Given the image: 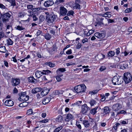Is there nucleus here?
Masks as SVG:
<instances>
[{"instance_id": "obj_1", "label": "nucleus", "mask_w": 132, "mask_h": 132, "mask_svg": "<svg viewBox=\"0 0 132 132\" xmlns=\"http://www.w3.org/2000/svg\"><path fill=\"white\" fill-rule=\"evenodd\" d=\"M57 16L54 14H50L46 16V21L49 25L54 24L56 21Z\"/></svg>"}, {"instance_id": "obj_2", "label": "nucleus", "mask_w": 132, "mask_h": 132, "mask_svg": "<svg viewBox=\"0 0 132 132\" xmlns=\"http://www.w3.org/2000/svg\"><path fill=\"white\" fill-rule=\"evenodd\" d=\"M86 89V87L84 84L78 85L74 88L75 91L77 93L84 92Z\"/></svg>"}, {"instance_id": "obj_3", "label": "nucleus", "mask_w": 132, "mask_h": 132, "mask_svg": "<svg viewBox=\"0 0 132 132\" xmlns=\"http://www.w3.org/2000/svg\"><path fill=\"white\" fill-rule=\"evenodd\" d=\"M51 73V71L48 70H43V71L37 70L35 72V75L36 77L39 78L42 76L43 74L47 75Z\"/></svg>"}, {"instance_id": "obj_4", "label": "nucleus", "mask_w": 132, "mask_h": 132, "mask_svg": "<svg viewBox=\"0 0 132 132\" xmlns=\"http://www.w3.org/2000/svg\"><path fill=\"white\" fill-rule=\"evenodd\" d=\"M113 83L114 85H119L121 84L122 82V78L120 77L115 76L112 79Z\"/></svg>"}, {"instance_id": "obj_5", "label": "nucleus", "mask_w": 132, "mask_h": 132, "mask_svg": "<svg viewBox=\"0 0 132 132\" xmlns=\"http://www.w3.org/2000/svg\"><path fill=\"white\" fill-rule=\"evenodd\" d=\"M26 92H22L19 94L20 97L19 100L20 101H26L29 99V96L26 95Z\"/></svg>"}, {"instance_id": "obj_6", "label": "nucleus", "mask_w": 132, "mask_h": 132, "mask_svg": "<svg viewBox=\"0 0 132 132\" xmlns=\"http://www.w3.org/2000/svg\"><path fill=\"white\" fill-rule=\"evenodd\" d=\"M124 77L123 79L126 84L130 82L132 79L131 75L130 73H124Z\"/></svg>"}, {"instance_id": "obj_7", "label": "nucleus", "mask_w": 132, "mask_h": 132, "mask_svg": "<svg viewBox=\"0 0 132 132\" xmlns=\"http://www.w3.org/2000/svg\"><path fill=\"white\" fill-rule=\"evenodd\" d=\"M11 82L12 86H16L19 85L20 83V80L16 78H12L11 79Z\"/></svg>"}, {"instance_id": "obj_8", "label": "nucleus", "mask_w": 132, "mask_h": 132, "mask_svg": "<svg viewBox=\"0 0 132 132\" xmlns=\"http://www.w3.org/2000/svg\"><path fill=\"white\" fill-rule=\"evenodd\" d=\"M11 15L8 13L4 14L3 15L2 20L3 22H7L10 19Z\"/></svg>"}, {"instance_id": "obj_9", "label": "nucleus", "mask_w": 132, "mask_h": 132, "mask_svg": "<svg viewBox=\"0 0 132 132\" xmlns=\"http://www.w3.org/2000/svg\"><path fill=\"white\" fill-rule=\"evenodd\" d=\"M54 4V2L52 0L46 1L44 3V5L45 7H47L51 6Z\"/></svg>"}, {"instance_id": "obj_10", "label": "nucleus", "mask_w": 132, "mask_h": 132, "mask_svg": "<svg viewBox=\"0 0 132 132\" xmlns=\"http://www.w3.org/2000/svg\"><path fill=\"white\" fill-rule=\"evenodd\" d=\"M121 107L120 104L117 103L113 105L112 108L114 111L117 112L121 109Z\"/></svg>"}, {"instance_id": "obj_11", "label": "nucleus", "mask_w": 132, "mask_h": 132, "mask_svg": "<svg viewBox=\"0 0 132 132\" xmlns=\"http://www.w3.org/2000/svg\"><path fill=\"white\" fill-rule=\"evenodd\" d=\"M94 36L98 38L102 39L105 37V35L104 33L96 32Z\"/></svg>"}, {"instance_id": "obj_12", "label": "nucleus", "mask_w": 132, "mask_h": 132, "mask_svg": "<svg viewBox=\"0 0 132 132\" xmlns=\"http://www.w3.org/2000/svg\"><path fill=\"white\" fill-rule=\"evenodd\" d=\"M89 108L86 104H85L82 106L81 107V113L84 114L86 113L88 111Z\"/></svg>"}, {"instance_id": "obj_13", "label": "nucleus", "mask_w": 132, "mask_h": 132, "mask_svg": "<svg viewBox=\"0 0 132 132\" xmlns=\"http://www.w3.org/2000/svg\"><path fill=\"white\" fill-rule=\"evenodd\" d=\"M5 104V105L8 106H12L14 104L13 101L11 100H7L4 102Z\"/></svg>"}, {"instance_id": "obj_14", "label": "nucleus", "mask_w": 132, "mask_h": 132, "mask_svg": "<svg viewBox=\"0 0 132 132\" xmlns=\"http://www.w3.org/2000/svg\"><path fill=\"white\" fill-rule=\"evenodd\" d=\"M60 11L61 14L62 15H65L67 12V10L63 7H61Z\"/></svg>"}, {"instance_id": "obj_15", "label": "nucleus", "mask_w": 132, "mask_h": 132, "mask_svg": "<svg viewBox=\"0 0 132 132\" xmlns=\"http://www.w3.org/2000/svg\"><path fill=\"white\" fill-rule=\"evenodd\" d=\"M28 81L29 82H32L35 84L37 82V79H35L32 76H31L28 78Z\"/></svg>"}, {"instance_id": "obj_16", "label": "nucleus", "mask_w": 132, "mask_h": 132, "mask_svg": "<svg viewBox=\"0 0 132 132\" xmlns=\"http://www.w3.org/2000/svg\"><path fill=\"white\" fill-rule=\"evenodd\" d=\"M58 27L53 26L52 28H51L50 30V32L53 35H54L56 32H57Z\"/></svg>"}, {"instance_id": "obj_17", "label": "nucleus", "mask_w": 132, "mask_h": 132, "mask_svg": "<svg viewBox=\"0 0 132 132\" xmlns=\"http://www.w3.org/2000/svg\"><path fill=\"white\" fill-rule=\"evenodd\" d=\"M73 115L70 114H68L65 120L67 122L73 119Z\"/></svg>"}, {"instance_id": "obj_18", "label": "nucleus", "mask_w": 132, "mask_h": 132, "mask_svg": "<svg viewBox=\"0 0 132 132\" xmlns=\"http://www.w3.org/2000/svg\"><path fill=\"white\" fill-rule=\"evenodd\" d=\"M30 14H28V15L29 16H32L33 20L34 21H36L38 20V18L35 15H33V12L31 11H29Z\"/></svg>"}, {"instance_id": "obj_19", "label": "nucleus", "mask_w": 132, "mask_h": 132, "mask_svg": "<svg viewBox=\"0 0 132 132\" xmlns=\"http://www.w3.org/2000/svg\"><path fill=\"white\" fill-rule=\"evenodd\" d=\"M42 90V88L40 87L34 88L32 90V93L35 94L38 92H40Z\"/></svg>"}, {"instance_id": "obj_20", "label": "nucleus", "mask_w": 132, "mask_h": 132, "mask_svg": "<svg viewBox=\"0 0 132 132\" xmlns=\"http://www.w3.org/2000/svg\"><path fill=\"white\" fill-rule=\"evenodd\" d=\"M89 103L90 104V106L91 107L95 106L96 105L97 102L95 100L92 99L90 100L89 102Z\"/></svg>"}, {"instance_id": "obj_21", "label": "nucleus", "mask_w": 132, "mask_h": 132, "mask_svg": "<svg viewBox=\"0 0 132 132\" xmlns=\"http://www.w3.org/2000/svg\"><path fill=\"white\" fill-rule=\"evenodd\" d=\"M83 124L85 127L87 128L90 126V123L89 121L87 120H85L83 121Z\"/></svg>"}, {"instance_id": "obj_22", "label": "nucleus", "mask_w": 132, "mask_h": 132, "mask_svg": "<svg viewBox=\"0 0 132 132\" xmlns=\"http://www.w3.org/2000/svg\"><path fill=\"white\" fill-rule=\"evenodd\" d=\"M49 91V90L47 89H45L41 92V95L43 97L47 95Z\"/></svg>"}, {"instance_id": "obj_23", "label": "nucleus", "mask_w": 132, "mask_h": 132, "mask_svg": "<svg viewBox=\"0 0 132 132\" xmlns=\"http://www.w3.org/2000/svg\"><path fill=\"white\" fill-rule=\"evenodd\" d=\"M73 8L75 9H80V5L79 3H75L72 5Z\"/></svg>"}, {"instance_id": "obj_24", "label": "nucleus", "mask_w": 132, "mask_h": 132, "mask_svg": "<svg viewBox=\"0 0 132 132\" xmlns=\"http://www.w3.org/2000/svg\"><path fill=\"white\" fill-rule=\"evenodd\" d=\"M51 98L50 97H48L44 98L43 101V103L44 104H45L46 103H48L50 101Z\"/></svg>"}, {"instance_id": "obj_25", "label": "nucleus", "mask_w": 132, "mask_h": 132, "mask_svg": "<svg viewBox=\"0 0 132 132\" xmlns=\"http://www.w3.org/2000/svg\"><path fill=\"white\" fill-rule=\"evenodd\" d=\"M115 52L114 51H110L108 53L107 56L108 57H112L115 54Z\"/></svg>"}, {"instance_id": "obj_26", "label": "nucleus", "mask_w": 132, "mask_h": 132, "mask_svg": "<svg viewBox=\"0 0 132 132\" xmlns=\"http://www.w3.org/2000/svg\"><path fill=\"white\" fill-rule=\"evenodd\" d=\"M98 108V106H96L94 108L92 109L90 111V113L93 115L95 114L96 112V110Z\"/></svg>"}, {"instance_id": "obj_27", "label": "nucleus", "mask_w": 132, "mask_h": 132, "mask_svg": "<svg viewBox=\"0 0 132 132\" xmlns=\"http://www.w3.org/2000/svg\"><path fill=\"white\" fill-rule=\"evenodd\" d=\"M6 42L8 45H12L13 43V42L10 38L7 39Z\"/></svg>"}, {"instance_id": "obj_28", "label": "nucleus", "mask_w": 132, "mask_h": 132, "mask_svg": "<svg viewBox=\"0 0 132 132\" xmlns=\"http://www.w3.org/2000/svg\"><path fill=\"white\" fill-rule=\"evenodd\" d=\"M9 2L11 4V6H14L16 5L15 0H5Z\"/></svg>"}, {"instance_id": "obj_29", "label": "nucleus", "mask_w": 132, "mask_h": 132, "mask_svg": "<svg viewBox=\"0 0 132 132\" xmlns=\"http://www.w3.org/2000/svg\"><path fill=\"white\" fill-rule=\"evenodd\" d=\"M28 105L27 102H25L20 103L19 104V106L20 107H25L27 106Z\"/></svg>"}, {"instance_id": "obj_30", "label": "nucleus", "mask_w": 132, "mask_h": 132, "mask_svg": "<svg viewBox=\"0 0 132 132\" xmlns=\"http://www.w3.org/2000/svg\"><path fill=\"white\" fill-rule=\"evenodd\" d=\"M44 37L47 40H49L51 38V35L49 33H46L44 35Z\"/></svg>"}, {"instance_id": "obj_31", "label": "nucleus", "mask_w": 132, "mask_h": 132, "mask_svg": "<svg viewBox=\"0 0 132 132\" xmlns=\"http://www.w3.org/2000/svg\"><path fill=\"white\" fill-rule=\"evenodd\" d=\"M128 119H125V120L121 121L120 122L121 125H125L128 123Z\"/></svg>"}, {"instance_id": "obj_32", "label": "nucleus", "mask_w": 132, "mask_h": 132, "mask_svg": "<svg viewBox=\"0 0 132 132\" xmlns=\"http://www.w3.org/2000/svg\"><path fill=\"white\" fill-rule=\"evenodd\" d=\"M104 111L105 114L109 113L110 112L109 108L108 107H105L104 109Z\"/></svg>"}, {"instance_id": "obj_33", "label": "nucleus", "mask_w": 132, "mask_h": 132, "mask_svg": "<svg viewBox=\"0 0 132 132\" xmlns=\"http://www.w3.org/2000/svg\"><path fill=\"white\" fill-rule=\"evenodd\" d=\"M46 64L51 67H54L55 64L54 63L50 62H48L46 63Z\"/></svg>"}, {"instance_id": "obj_34", "label": "nucleus", "mask_w": 132, "mask_h": 132, "mask_svg": "<svg viewBox=\"0 0 132 132\" xmlns=\"http://www.w3.org/2000/svg\"><path fill=\"white\" fill-rule=\"evenodd\" d=\"M15 28L17 30L20 31L22 30L25 29L22 26H18L15 27Z\"/></svg>"}, {"instance_id": "obj_35", "label": "nucleus", "mask_w": 132, "mask_h": 132, "mask_svg": "<svg viewBox=\"0 0 132 132\" xmlns=\"http://www.w3.org/2000/svg\"><path fill=\"white\" fill-rule=\"evenodd\" d=\"M57 48L54 45H53V47L52 48L50 49V50H51V51L52 52H55L57 51Z\"/></svg>"}, {"instance_id": "obj_36", "label": "nucleus", "mask_w": 132, "mask_h": 132, "mask_svg": "<svg viewBox=\"0 0 132 132\" xmlns=\"http://www.w3.org/2000/svg\"><path fill=\"white\" fill-rule=\"evenodd\" d=\"M62 128L63 127L62 126L58 127L54 130L53 132H59Z\"/></svg>"}, {"instance_id": "obj_37", "label": "nucleus", "mask_w": 132, "mask_h": 132, "mask_svg": "<svg viewBox=\"0 0 132 132\" xmlns=\"http://www.w3.org/2000/svg\"><path fill=\"white\" fill-rule=\"evenodd\" d=\"M6 50L5 47L4 46L0 47V51L1 52H6Z\"/></svg>"}, {"instance_id": "obj_38", "label": "nucleus", "mask_w": 132, "mask_h": 132, "mask_svg": "<svg viewBox=\"0 0 132 132\" xmlns=\"http://www.w3.org/2000/svg\"><path fill=\"white\" fill-rule=\"evenodd\" d=\"M111 113V116H113L114 117H116L117 115L119 114V113L117 111H114V112H112Z\"/></svg>"}, {"instance_id": "obj_39", "label": "nucleus", "mask_w": 132, "mask_h": 132, "mask_svg": "<svg viewBox=\"0 0 132 132\" xmlns=\"http://www.w3.org/2000/svg\"><path fill=\"white\" fill-rule=\"evenodd\" d=\"M63 117L61 116H58L56 118V120L58 122H60L62 120Z\"/></svg>"}, {"instance_id": "obj_40", "label": "nucleus", "mask_w": 132, "mask_h": 132, "mask_svg": "<svg viewBox=\"0 0 132 132\" xmlns=\"http://www.w3.org/2000/svg\"><path fill=\"white\" fill-rule=\"evenodd\" d=\"M33 113V111L31 109H29L27 111V114L28 115L31 114Z\"/></svg>"}, {"instance_id": "obj_41", "label": "nucleus", "mask_w": 132, "mask_h": 132, "mask_svg": "<svg viewBox=\"0 0 132 132\" xmlns=\"http://www.w3.org/2000/svg\"><path fill=\"white\" fill-rule=\"evenodd\" d=\"M110 13V12H106L104 14H106V15H105V17H108V18H110L111 16V14H109V13Z\"/></svg>"}, {"instance_id": "obj_42", "label": "nucleus", "mask_w": 132, "mask_h": 132, "mask_svg": "<svg viewBox=\"0 0 132 132\" xmlns=\"http://www.w3.org/2000/svg\"><path fill=\"white\" fill-rule=\"evenodd\" d=\"M94 32V30H90L87 34V36H89L92 34Z\"/></svg>"}, {"instance_id": "obj_43", "label": "nucleus", "mask_w": 132, "mask_h": 132, "mask_svg": "<svg viewBox=\"0 0 132 132\" xmlns=\"http://www.w3.org/2000/svg\"><path fill=\"white\" fill-rule=\"evenodd\" d=\"M5 36V34L3 32H0V41L2 38L4 37Z\"/></svg>"}, {"instance_id": "obj_44", "label": "nucleus", "mask_w": 132, "mask_h": 132, "mask_svg": "<svg viewBox=\"0 0 132 132\" xmlns=\"http://www.w3.org/2000/svg\"><path fill=\"white\" fill-rule=\"evenodd\" d=\"M78 44L76 46V48L77 49H79L81 47L82 45L81 44L79 43V42H78Z\"/></svg>"}, {"instance_id": "obj_45", "label": "nucleus", "mask_w": 132, "mask_h": 132, "mask_svg": "<svg viewBox=\"0 0 132 132\" xmlns=\"http://www.w3.org/2000/svg\"><path fill=\"white\" fill-rule=\"evenodd\" d=\"M44 20V16L43 15H40L39 18V20L40 22H43Z\"/></svg>"}, {"instance_id": "obj_46", "label": "nucleus", "mask_w": 132, "mask_h": 132, "mask_svg": "<svg viewBox=\"0 0 132 132\" xmlns=\"http://www.w3.org/2000/svg\"><path fill=\"white\" fill-rule=\"evenodd\" d=\"M116 54L118 55L120 52V48L118 47L116 49Z\"/></svg>"}, {"instance_id": "obj_47", "label": "nucleus", "mask_w": 132, "mask_h": 132, "mask_svg": "<svg viewBox=\"0 0 132 132\" xmlns=\"http://www.w3.org/2000/svg\"><path fill=\"white\" fill-rule=\"evenodd\" d=\"M74 13V12L72 11H69L67 14V16H70V15H72Z\"/></svg>"}, {"instance_id": "obj_48", "label": "nucleus", "mask_w": 132, "mask_h": 132, "mask_svg": "<svg viewBox=\"0 0 132 132\" xmlns=\"http://www.w3.org/2000/svg\"><path fill=\"white\" fill-rule=\"evenodd\" d=\"M132 10L131 8H128L125 10V13H129Z\"/></svg>"}, {"instance_id": "obj_49", "label": "nucleus", "mask_w": 132, "mask_h": 132, "mask_svg": "<svg viewBox=\"0 0 132 132\" xmlns=\"http://www.w3.org/2000/svg\"><path fill=\"white\" fill-rule=\"evenodd\" d=\"M48 122V119H44L39 121V122H41L42 123H46Z\"/></svg>"}, {"instance_id": "obj_50", "label": "nucleus", "mask_w": 132, "mask_h": 132, "mask_svg": "<svg viewBox=\"0 0 132 132\" xmlns=\"http://www.w3.org/2000/svg\"><path fill=\"white\" fill-rule=\"evenodd\" d=\"M61 76H57L56 77V79L58 81H60L62 80V79L60 78Z\"/></svg>"}, {"instance_id": "obj_51", "label": "nucleus", "mask_w": 132, "mask_h": 132, "mask_svg": "<svg viewBox=\"0 0 132 132\" xmlns=\"http://www.w3.org/2000/svg\"><path fill=\"white\" fill-rule=\"evenodd\" d=\"M59 1L57 0H56L55 1V3H57V4H59V2L60 3H63L64 2L65 0H58Z\"/></svg>"}, {"instance_id": "obj_52", "label": "nucleus", "mask_w": 132, "mask_h": 132, "mask_svg": "<svg viewBox=\"0 0 132 132\" xmlns=\"http://www.w3.org/2000/svg\"><path fill=\"white\" fill-rule=\"evenodd\" d=\"M106 69V67L105 66H102L101 67L100 69V71H103Z\"/></svg>"}, {"instance_id": "obj_53", "label": "nucleus", "mask_w": 132, "mask_h": 132, "mask_svg": "<svg viewBox=\"0 0 132 132\" xmlns=\"http://www.w3.org/2000/svg\"><path fill=\"white\" fill-rule=\"evenodd\" d=\"M58 70L62 72H63L65 71V68H61L59 69Z\"/></svg>"}, {"instance_id": "obj_54", "label": "nucleus", "mask_w": 132, "mask_h": 132, "mask_svg": "<svg viewBox=\"0 0 132 132\" xmlns=\"http://www.w3.org/2000/svg\"><path fill=\"white\" fill-rule=\"evenodd\" d=\"M76 125L77 127L79 128L80 129H81V125L79 123H76Z\"/></svg>"}, {"instance_id": "obj_55", "label": "nucleus", "mask_w": 132, "mask_h": 132, "mask_svg": "<svg viewBox=\"0 0 132 132\" xmlns=\"http://www.w3.org/2000/svg\"><path fill=\"white\" fill-rule=\"evenodd\" d=\"M33 6L32 5H27V8L28 9H32Z\"/></svg>"}, {"instance_id": "obj_56", "label": "nucleus", "mask_w": 132, "mask_h": 132, "mask_svg": "<svg viewBox=\"0 0 132 132\" xmlns=\"http://www.w3.org/2000/svg\"><path fill=\"white\" fill-rule=\"evenodd\" d=\"M72 53V50L71 49H70L67 51L66 52V54H70Z\"/></svg>"}, {"instance_id": "obj_57", "label": "nucleus", "mask_w": 132, "mask_h": 132, "mask_svg": "<svg viewBox=\"0 0 132 132\" xmlns=\"http://www.w3.org/2000/svg\"><path fill=\"white\" fill-rule=\"evenodd\" d=\"M118 112L119 113V114H125L126 113V112L125 111L122 110L121 111L119 112Z\"/></svg>"}, {"instance_id": "obj_58", "label": "nucleus", "mask_w": 132, "mask_h": 132, "mask_svg": "<svg viewBox=\"0 0 132 132\" xmlns=\"http://www.w3.org/2000/svg\"><path fill=\"white\" fill-rule=\"evenodd\" d=\"M99 56L101 57L102 59H104L105 57V55L102 54H100L99 55Z\"/></svg>"}, {"instance_id": "obj_59", "label": "nucleus", "mask_w": 132, "mask_h": 132, "mask_svg": "<svg viewBox=\"0 0 132 132\" xmlns=\"http://www.w3.org/2000/svg\"><path fill=\"white\" fill-rule=\"evenodd\" d=\"M97 23V24H98V26H101L103 25V24L102 22L98 21Z\"/></svg>"}, {"instance_id": "obj_60", "label": "nucleus", "mask_w": 132, "mask_h": 132, "mask_svg": "<svg viewBox=\"0 0 132 132\" xmlns=\"http://www.w3.org/2000/svg\"><path fill=\"white\" fill-rule=\"evenodd\" d=\"M88 41V40L87 38H85L84 39L82 40V42L83 43H85L87 42Z\"/></svg>"}, {"instance_id": "obj_61", "label": "nucleus", "mask_w": 132, "mask_h": 132, "mask_svg": "<svg viewBox=\"0 0 132 132\" xmlns=\"http://www.w3.org/2000/svg\"><path fill=\"white\" fill-rule=\"evenodd\" d=\"M42 32V31L40 30H38L37 32V36L39 35Z\"/></svg>"}, {"instance_id": "obj_62", "label": "nucleus", "mask_w": 132, "mask_h": 132, "mask_svg": "<svg viewBox=\"0 0 132 132\" xmlns=\"http://www.w3.org/2000/svg\"><path fill=\"white\" fill-rule=\"evenodd\" d=\"M114 22V21L113 20L111 19H108V22L109 23H112Z\"/></svg>"}, {"instance_id": "obj_63", "label": "nucleus", "mask_w": 132, "mask_h": 132, "mask_svg": "<svg viewBox=\"0 0 132 132\" xmlns=\"http://www.w3.org/2000/svg\"><path fill=\"white\" fill-rule=\"evenodd\" d=\"M102 97L101 99V101L102 102L104 101L105 100V99L106 98L105 96L104 95H103V96H102Z\"/></svg>"}, {"instance_id": "obj_64", "label": "nucleus", "mask_w": 132, "mask_h": 132, "mask_svg": "<svg viewBox=\"0 0 132 132\" xmlns=\"http://www.w3.org/2000/svg\"><path fill=\"white\" fill-rule=\"evenodd\" d=\"M0 8L2 9H5L6 7L3 4L0 3Z\"/></svg>"}]
</instances>
